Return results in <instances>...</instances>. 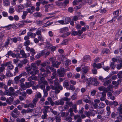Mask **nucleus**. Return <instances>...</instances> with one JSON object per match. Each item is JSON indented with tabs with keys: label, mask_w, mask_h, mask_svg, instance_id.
<instances>
[{
	"label": "nucleus",
	"mask_w": 122,
	"mask_h": 122,
	"mask_svg": "<svg viewBox=\"0 0 122 122\" xmlns=\"http://www.w3.org/2000/svg\"><path fill=\"white\" fill-rule=\"evenodd\" d=\"M45 110V111L44 112V114L42 115L41 116L42 118L43 119L47 118V115L46 113L47 112L46 110Z\"/></svg>",
	"instance_id": "obj_24"
},
{
	"label": "nucleus",
	"mask_w": 122,
	"mask_h": 122,
	"mask_svg": "<svg viewBox=\"0 0 122 122\" xmlns=\"http://www.w3.org/2000/svg\"><path fill=\"white\" fill-rule=\"evenodd\" d=\"M14 9L12 8H10L9 10V12L10 13L14 12Z\"/></svg>",
	"instance_id": "obj_64"
},
{
	"label": "nucleus",
	"mask_w": 122,
	"mask_h": 122,
	"mask_svg": "<svg viewBox=\"0 0 122 122\" xmlns=\"http://www.w3.org/2000/svg\"><path fill=\"white\" fill-rule=\"evenodd\" d=\"M8 64H7V69L8 70H10L13 69L14 66L11 64V63L10 62H8Z\"/></svg>",
	"instance_id": "obj_12"
},
{
	"label": "nucleus",
	"mask_w": 122,
	"mask_h": 122,
	"mask_svg": "<svg viewBox=\"0 0 122 122\" xmlns=\"http://www.w3.org/2000/svg\"><path fill=\"white\" fill-rule=\"evenodd\" d=\"M92 66L94 68L96 67L97 68H100L102 67V64L100 63L97 64L94 63L93 64Z\"/></svg>",
	"instance_id": "obj_13"
},
{
	"label": "nucleus",
	"mask_w": 122,
	"mask_h": 122,
	"mask_svg": "<svg viewBox=\"0 0 122 122\" xmlns=\"http://www.w3.org/2000/svg\"><path fill=\"white\" fill-rule=\"evenodd\" d=\"M53 79L51 78L48 79V82L50 85H52L54 81Z\"/></svg>",
	"instance_id": "obj_46"
},
{
	"label": "nucleus",
	"mask_w": 122,
	"mask_h": 122,
	"mask_svg": "<svg viewBox=\"0 0 122 122\" xmlns=\"http://www.w3.org/2000/svg\"><path fill=\"white\" fill-rule=\"evenodd\" d=\"M76 93L74 94L71 97V99L73 100L76 99Z\"/></svg>",
	"instance_id": "obj_44"
},
{
	"label": "nucleus",
	"mask_w": 122,
	"mask_h": 122,
	"mask_svg": "<svg viewBox=\"0 0 122 122\" xmlns=\"http://www.w3.org/2000/svg\"><path fill=\"white\" fill-rule=\"evenodd\" d=\"M29 75H32L31 76H30V77H31L33 78L34 77H36V79L35 80H36L37 79V77L36 76H35L34 71H30L28 73Z\"/></svg>",
	"instance_id": "obj_16"
},
{
	"label": "nucleus",
	"mask_w": 122,
	"mask_h": 122,
	"mask_svg": "<svg viewBox=\"0 0 122 122\" xmlns=\"http://www.w3.org/2000/svg\"><path fill=\"white\" fill-rule=\"evenodd\" d=\"M41 97V94L40 93L37 94L35 95V98H40Z\"/></svg>",
	"instance_id": "obj_56"
},
{
	"label": "nucleus",
	"mask_w": 122,
	"mask_h": 122,
	"mask_svg": "<svg viewBox=\"0 0 122 122\" xmlns=\"http://www.w3.org/2000/svg\"><path fill=\"white\" fill-rule=\"evenodd\" d=\"M99 106V109L104 107L106 106V105L105 103L102 102H101L100 103Z\"/></svg>",
	"instance_id": "obj_25"
},
{
	"label": "nucleus",
	"mask_w": 122,
	"mask_h": 122,
	"mask_svg": "<svg viewBox=\"0 0 122 122\" xmlns=\"http://www.w3.org/2000/svg\"><path fill=\"white\" fill-rule=\"evenodd\" d=\"M16 121L17 122H25V120L24 118H22L21 119L17 118L16 119Z\"/></svg>",
	"instance_id": "obj_29"
},
{
	"label": "nucleus",
	"mask_w": 122,
	"mask_h": 122,
	"mask_svg": "<svg viewBox=\"0 0 122 122\" xmlns=\"http://www.w3.org/2000/svg\"><path fill=\"white\" fill-rule=\"evenodd\" d=\"M32 92L31 90L30 89H27L26 90V92L28 94L30 95L32 93Z\"/></svg>",
	"instance_id": "obj_63"
},
{
	"label": "nucleus",
	"mask_w": 122,
	"mask_h": 122,
	"mask_svg": "<svg viewBox=\"0 0 122 122\" xmlns=\"http://www.w3.org/2000/svg\"><path fill=\"white\" fill-rule=\"evenodd\" d=\"M93 81L95 82L94 84V85L97 86L99 85V82L97 81V80L96 78H93Z\"/></svg>",
	"instance_id": "obj_36"
},
{
	"label": "nucleus",
	"mask_w": 122,
	"mask_h": 122,
	"mask_svg": "<svg viewBox=\"0 0 122 122\" xmlns=\"http://www.w3.org/2000/svg\"><path fill=\"white\" fill-rule=\"evenodd\" d=\"M69 84L68 81H65L63 83V86L64 87H67L69 86Z\"/></svg>",
	"instance_id": "obj_41"
},
{
	"label": "nucleus",
	"mask_w": 122,
	"mask_h": 122,
	"mask_svg": "<svg viewBox=\"0 0 122 122\" xmlns=\"http://www.w3.org/2000/svg\"><path fill=\"white\" fill-rule=\"evenodd\" d=\"M13 100L14 98L13 97L11 96L9 98H7L6 99V101L8 104L10 105L11 104L12 102L13 101Z\"/></svg>",
	"instance_id": "obj_7"
},
{
	"label": "nucleus",
	"mask_w": 122,
	"mask_h": 122,
	"mask_svg": "<svg viewBox=\"0 0 122 122\" xmlns=\"http://www.w3.org/2000/svg\"><path fill=\"white\" fill-rule=\"evenodd\" d=\"M38 101V99L37 98H35L33 99L32 101V103L33 104H34L36 106V103Z\"/></svg>",
	"instance_id": "obj_38"
},
{
	"label": "nucleus",
	"mask_w": 122,
	"mask_h": 122,
	"mask_svg": "<svg viewBox=\"0 0 122 122\" xmlns=\"http://www.w3.org/2000/svg\"><path fill=\"white\" fill-rule=\"evenodd\" d=\"M3 2L6 6H9L10 5V2L9 0H3Z\"/></svg>",
	"instance_id": "obj_28"
},
{
	"label": "nucleus",
	"mask_w": 122,
	"mask_h": 122,
	"mask_svg": "<svg viewBox=\"0 0 122 122\" xmlns=\"http://www.w3.org/2000/svg\"><path fill=\"white\" fill-rule=\"evenodd\" d=\"M64 104V102L63 101L62 98L58 101L55 102V105H63Z\"/></svg>",
	"instance_id": "obj_5"
},
{
	"label": "nucleus",
	"mask_w": 122,
	"mask_h": 122,
	"mask_svg": "<svg viewBox=\"0 0 122 122\" xmlns=\"http://www.w3.org/2000/svg\"><path fill=\"white\" fill-rule=\"evenodd\" d=\"M30 44V41L29 40H27L24 43V45L26 46Z\"/></svg>",
	"instance_id": "obj_51"
},
{
	"label": "nucleus",
	"mask_w": 122,
	"mask_h": 122,
	"mask_svg": "<svg viewBox=\"0 0 122 122\" xmlns=\"http://www.w3.org/2000/svg\"><path fill=\"white\" fill-rule=\"evenodd\" d=\"M56 87H55L54 86L52 85H51L50 86H47L46 87V90L47 91L50 90V89H51L53 90H55L56 91Z\"/></svg>",
	"instance_id": "obj_8"
},
{
	"label": "nucleus",
	"mask_w": 122,
	"mask_h": 122,
	"mask_svg": "<svg viewBox=\"0 0 122 122\" xmlns=\"http://www.w3.org/2000/svg\"><path fill=\"white\" fill-rule=\"evenodd\" d=\"M59 80L57 78H56L55 79L54 81V86L56 88V90L55 91V92L56 94H58L60 92V90H62L63 89V87L61 86L60 85V82H59Z\"/></svg>",
	"instance_id": "obj_2"
},
{
	"label": "nucleus",
	"mask_w": 122,
	"mask_h": 122,
	"mask_svg": "<svg viewBox=\"0 0 122 122\" xmlns=\"http://www.w3.org/2000/svg\"><path fill=\"white\" fill-rule=\"evenodd\" d=\"M0 88H4L6 90L7 88L5 85L2 82H0Z\"/></svg>",
	"instance_id": "obj_31"
},
{
	"label": "nucleus",
	"mask_w": 122,
	"mask_h": 122,
	"mask_svg": "<svg viewBox=\"0 0 122 122\" xmlns=\"http://www.w3.org/2000/svg\"><path fill=\"white\" fill-rule=\"evenodd\" d=\"M65 65L66 66H68L70 64L71 61L69 60H66L65 61Z\"/></svg>",
	"instance_id": "obj_53"
},
{
	"label": "nucleus",
	"mask_w": 122,
	"mask_h": 122,
	"mask_svg": "<svg viewBox=\"0 0 122 122\" xmlns=\"http://www.w3.org/2000/svg\"><path fill=\"white\" fill-rule=\"evenodd\" d=\"M71 34V32H68L66 33H65L61 37H65Z\"/></svg>",
	"instance_id": "obj_49"
},
{
	"label": "nucleus",
	"mask_w": 122,
	"mask_h": 122,
	"mask_svg": "<svg viewBox=\"0 0 122 122\" xmlns=\"http://www.w3.org/2000/svg\"><path fill=\"white\" fill-rule=\"evenodd\" d=\"M36 77H34L33 78L31 77H29L27 79V80L30 81L29 82H26L25 84L22 85L21 87L23 89L25 90L26 88L30 87L34 85V82L31 80H36Z\"/></svg>",
	"instance_id": "obj_1"
},
{
	"label": "nucleus",
	"mask_w": 122,
	"mask_h": 122,
	"mask_svg": "<svg viewBox=\"0 0 122 122\" xmlns=\"http://www.w3.org/2000/svg\"><path fill=\"white\" fill-rule=\"evenodd\" d=\"M111 81L110 80H108L104 82L103 85L105 86H108V84L111 83Z\"/></svg>",
	"instance_id": "obj_33"
},
{
	"label": "nucleus",
	"mask_w": 122,
	"mask_h": 122,
	"mask_svg": "<svg viewBox=\"0 0 122 122\" xmlns=\"http://www.w3.org/2000/svg\"><path fill=\"white\" fill-rule=\"evenodd\" d=\"M45 53V50H44L42 51L41 53H39L35 56V58L36 59H38L41 56L43 55L44 54V53Z\"/></svg>",
	"instance_id": "obj_15"
},
{
	"label": "nucleus",
	"mask_w": 122,
	"mask_h": 122,
	"mask_svg": "<svg viewBox=\"0 0 122 122\" xmlns=\"http://www.w3.org/2000/svg\"><path fill=\"white\" fill-rule=\"evenodd\" d=\"M49 60L51 62L52 64V66L56 67L57 68H58L59 66L61 64V62H58L57 61H56V59L55 57H53L50 58L49 59Z\"/></svg>",
	"instance_id": "obj_3"
},
{
	"label": "nucleus",
	"mask_w": 122,
	"mask_h": 122,
	"mask_svg": "<svg viewBox=\"0 0 122 122\" xmlns=\"http://www.w3.org/2000/svg\"><path fill=\"white\" fill-rule=\"evenodd\" d=\"M68 30L67 27H65L61 29L60 32L61 33H63L65 31H68Z\"/></svg>",
	"instance_id": "obj_30"
},
{
	"label": "nucleus",
	"mask_w": 122,
	"mask_h": 122,
	"mask_svg": "<svg viewBox=\"0 0 122 122\" xmlns=\"http://www.w3.org/2000/svg\"><path fill=\"white\" fill-rule=\"evenodd\" d=\"M117 15L114 16L112 18V19L110 21H108L107 22V23H111L112 22L113 20L115 21V19L117 18Z\"/></svg>",
	"instance_id": "obj_50"
},
{
	"label": "nucleus",
	"mask_w": 122,
	"mask_h": 122,
	"mask_svg": "<svg viewBox=\"0 0 122 122\" xmlns=\"http://www.w3.org/2000/svg\"><path fill=\"white\" fill-rule=\"evenodd\" d=\"M43 29L41 28H39L38 29L36 32V34L38 36H40L41 35V30H43Z\"/></svg>",
	"instance_id": "obj_19"
},
{
	"label": "nucleus",
	"mask_w": 122,
	"mask_h": 122,
	"mask_svg": "<svg viewBox=\"0 0 122 122\" xmlns=\"http://www.w3.org/2000/svg\"><path fill=\"white\" fill-rule=\"evenodd\" d=\"M48 76L47 73L42 74L40 73L38 76V80L41 82L45 79L44 77H47Z\"/></svg>",
	"instance_id": "obj_4"
},
{
	"label": "nucleus",
	"mask_w": 122,
	"mask_h": 122,
	"mask_svg": "<svg viewBox=\"0 0 122 122\" xmlns=\"http://www.w3.org/2000/svg\"><path fill=\"white\" fill-rule=\"evenodd\" d=\"M122 66V64H117V68L118 70L121 69Z\"/></svg>",
	"instance_id": "obj_61"
},
{
	"label": "nucleus",
	"mask_w": 122,
	"mask_h": 122,
	"mask_svg": "<svg viewBox=\"0 0 122 122\" xmlns=\"http://www.w3.org/2000/svg\"><path fill=\"white\" fill-rule=\"evenodd\" d=\"M35 9V7L34 6H32L30 9H27V10L29 13H32L34 12Z\"/></svg>",
	"instance_id": "obj_18"
},
{
	"label": "nucleus",
	"mask_w": 122,
	"mask_h": 122,
	"mask_svg": "<svg viewBox=\"0 0 122 122\" xmlns=\"http://www.w3.org/2000/svg\"><path fill=\"white\" fill-rule=\"evenodd\" d=\"M36 23L38 25H41V24H42L43 23V22L42 21L40 20L37 21L36 22Z\"/></svg>",
	"instance_id": "obj_58"
},
{
	"label": "nucleus",
	"mask_w": 122,
	"mask_h": 122,
	"mask_svg": "<svg viewBox=\"0 0 122 122\" xmlns=\"http://www.w3.org/2000/svg\"><path fill=\"white\" fill-rule=\"evenodd\" d=\"M115 63L114 62H112L110 65V67L112 69H114L115 67Z\"/></svg>",
	"instance_id": "obj_60"
},
{
	"label": "nucleus",
	"mask_w": 122,
	"mask_h": 122,
	"mask_svg": "<svg viewBox=\"0 0 122 122\" xmlns=\"http://www.w3.org/2000/svg\"><path fill=\"white\" fill-rule=\"evenodd\" d=\"M20 53L23 57L25 58L29 57L30 55V54L29 53H28L27 55L23 50H21L20 51Z\"/></svg>",
	"instance_id": "obj_6"
},
{
	"label": "nucleus",
	"mask_w": 122,
	"mask_h": 122,
	"mask_svg": "<svg viewBox=\"0 0 122 122\" xmlns=\"http://www.w3.org/2000/svg\"><path fill=\"white\" fill-rule=\"evenodd\" d=\"M43 92L44 93V97H46L48 95L47 91H46L45 89H44L43 90Z\"/></svg>",
	"instance_id": "obj_62"
},
{
	"label": "nucleus",
	"mask_w": 122,
	"mask_h": 122,
	"mask_svg": "<svg viewBox=\"0 0 122 122\" xmlns=\"http://www.w3.org/2000/svg\"><path fill=\"white\" fill-rule=\"evenodd\" d=\"M18 12H22L24 9V7L21 5H18Z\"/></svg>",
	"instance_id": "obj_14"
},
{
	"label": "nucleus",
	"mask_w": 122,
	"mask_h": 122,
	"mask_svg": "<svg viewBox=\"0 0 122 122\" xmlns=\"http://www.w3.org/2000/svg\"><path fill=\"white\" fill-rule=\"evenodd\" d=\"M59 114H58L56 116L55 118L56 120V122H61L60 116H59Z\"/></svg>",
	"instance_id": "obj_26"
},
{
	"label": "nucleus",
	"mask_w": 122,
	"mask_h": 122,
	"mask_svg": "<svg viewBox=\"0 0 122 122\" xmlns=\"http://www.w3.org/2000/svg\"><path fill=\"white\" fill-rule=\"evenodd\" d=\"M57 76L56 73H53L52 76H51V78L52 79H53L55 78H56V77Z\"/></svg>",
	"instance_id": "obj_40"
},
{
	"label": "nucleus",
	"mask_w": 122,
	"mask_h": 122,
	"mask_svg": "<svg viewBox=\"0 0 122 122\" xmlns=\"http://www.w3.org/2000/svg\"><path fill=\"white\" fill-rule=\"evenodd\" d=\"M66 104L67 105L70 107L72 106L73 105V103L69 101L66 102Z\"/></svg>",
	"instance_id": "obj_45"
},
{
	"label": "nucleus",
	"mask_w": 122,
	"mask_h": 122,
	"mask_svg": "<svg viewBox=\"0 0 122 122\" xmlns=\"http://www.w3.org/2000/svg\"><path fill=\"white\" fill-rule=\"evenodd\" d=\"M21 77L22 76H27L28 75L25 72H23L20 75Z\"/></svg>",
	"instance_id": "obj_42"
},
{
	"label": "nucleus",
	"mask_w": 122,
	"mask_h": 122,
	"mask_svg": "<svg viewBox=\"0 0 122 122\" xmlns=\"http://www.w3.org/2000/svg\"><path fill=\"white\" fill-rule=\"evenodd\" d=\"M61 117H66L68 116L69 114L68 112H62L61 113Z\"/></svg>",
	"instance_id": "obj_23"
},
{
	"label": "nucleus",
	"mask_w": 122,
	"mask_h": 122,
	"mask_svg": "<svg viewBox=\"0 0 122 122\" xmlns=\"http://www.w3.org/2000/svg\"><path fill=\"white\" fill-rule=\"evenodd\" d=\"M70 21V19L69 18H66L65 21V24H67L69 23Z\"/></svg>",
	"instance_id": "obj_34"
},
{
	"label": "nucleus",
	"mask_w": 122,
	"mask_h": 122,
	"mask_svg": "<svg viewBox=\"0 0 122 122\" xmlns=\"http://www.w3.org/2000/svg\"><path fill=\"white\" fill-rule=\"evenodd\" d=\"M31 67L33 68V70H34L35 69H37L38 67L36 66V64L34 63H32L31 64Z\"/></svg>",
	"instance_id": "obj_27"
},
{
	"label": "nucleus",
	"mask_w": 122,
	"mask_h": 122,
	"mask_svg": "<svg viewBox=\"0 0 122 122\" xmlns=\"http://www.w3.org/2000/svg\"><path fill=\"white\" fill-rule=\"evenodd\" d=\"M113 88V86L112 85H110L108 86L107 88H105V92H107L109 91H112V90Z\"/></svg>",
	"instance_id": "obj_10"
},
{
	"label": "nucleus",
	"mask_w": 122,
	"mask_h": 122,
	"mask_svg": "<svg viewBox=\"0 0 122 122\" xmlns=\"http://www.w3.org/2000/svg\"><path fill=\"white\" fill-rule=\"evenodd\" d=\"M36 34L35 33H33L30 32H29L28 33V35L29 36H30L32 38H34L36 36Z\"/></svg>",
	"instance_id": "obj_22"
},
{
	"label": "nucleus",
	"mask_w": 122,
	"mask_h": 122,
	"mask_svg": "<svg viewBox=\"0 0 122 122\" xmlns=\"http://www.w3.org/2000/svg\"><path fill=\"white\" fill-rule=\"evenodd\" d=\"M47 99L52 106H53L54 105L55 102L53 101L51 98L49 97Z\"/></svg>",
	"instance_id": "obj_20"
},
{
	"label": "nucleus",
	"mask_w": 122,
	"mask_h": 122,
	"mask_svg": "<svg viewBox=\"0 0 122 122\" xmlns=\"http://www.w3.org/2000/svg\"><path fill=\"white\" fill-rule=\"evenodd\" d=\"M52 51H54L56 50V48L55 46H52L49 47Z\"/></svg>",
	"instance_id": "obj_52"
},
{
	"label": "nucleus",
	"mask_w": 122,
	"mask_h": 122,
	"mask_svg": "<svg viewBox=\"0 0 122 122\" xmlns=\"http://www.w3.org/2000/svg\"><path fill=\"white\" fill-rule=\"evenodd\" d=\"M72 118L70 117H66L65 120L68 122H71Z\"/></svg>",
	"instance_id": "obj_35"
},
{
	"label": "nucleus",
	"mask_w": 122,
	"mask_h": 122,
	"mask_svg": "<svg viewBox=\"0 0 122 122\" xmlns=\"http://www.w3.org/2000/svg\"><path fill=\"white\" fill-rule=\"evenodd\" d=\"M6 76L7 77H11L12 76V74L9 71L6 73Z\"/></svg>",
	"instance_id": "obj_48"
},
{
	"label": "nucleus",
	"mask_w": 122,
	"mask_h": 122,
	"mask_svg": "<svg viewBox=\"0 0 122 122\" xmlns=\"http://www.w3.org/2000/svg\"><path fill=\"white\" fill-rule=\"evenodd\" d=\"M13 112L18 115H19L20 114L19 112L18 111V110L16 108H15L13 110Z\"/></svg>",
	"instance_id": "obj_55"
},
{
	"label": "nucleus",
	"mask_w": 122,
	"mask_h": 122,
	"mask_svg": "<svg viewBox=\"0 0 122 122\" xmlns=\"http://www.w3.org/2000/svg\"><path fill=\"white\" fill-rule=\"evenodd\" d=\"M67 89H70L74 91L75 89V87L71 85L68 87V88Z\"/></svg>",
	"instance_id": "obj_57"
},
{
	"label": "nucleus",
	"mask_w": 122,
	"mask_h": 122,
	"mask_svg": "<svg viewBox=\"0 0 122 122\" xmlns=\"http://www.w3.org/2000/svg\"><path fill=\"white\" fill-rule=\"evenodd\" d=\"M31 2L30 0H27V2L25 5L26 7H30L31 5Z\"/></svg>",
	"instance_id": "obj_21"
},
{
	"label": "nucleus",
	"mask_w": 122,
	"mask_h": 122,
	"mask_svg": "<svg viewBox=\"0 0 122 122\" xmlns=\"http://www.w3.org/2000/svg\"><path fill=\"white\" fill-rule=\"evenodd\" d=\"M88 71V70L87 67V66H85L84 68H82L81 71L83 74H85L87 73Z\"/></svg>",
	"instance_id": "obj_17"
},
{
	"label": "nucleus",
	"mask_w": 122,
	"mask_h": 122,
	"mask_svg": "<svg viewBox=\"0 0 122 122\" xmlns=\"http://www.w3.org/2000/svg\"><path fill=\"white\" fill-rule=\"evenodd\" d=\"M34 15L35 17H41L42 16V15L41 13H40L36 12L34 14Z\"/></svg>",
	"instance_id": "obj_32"
},
{
	"label": "nucleus",
	"mask_w": 122,
	"mask_h": 122,
	"mask_svg": "<svg viewBox=\"0 0 122 122\" xmlns=\"http://www.w3.org/2000/svg\"><path fill=\"white\" fill-rule=\"evenodd\" d=\"M65 72H63L61 71H60V69H58L57 71V73L58 76L60 77H63L64 76Z\"/></svg>",
	"instance_id": "obj_11"
},
{
	"label": "nucleus",
	"mask_w": 122,
	"mask_h": 122,
	"mask_svg": "<svg viewBox=\"0 0 122 122\" xmlns=\"http://www.w3.org/2000/svg\"><path fill=\"white\" fill-rule=\"evenodd\" d=\"M98 89L100 91H103V92H105V88L103 86H100L98 88Z\"/></svg>",
	"instance_id": "obj_43"
},
{
	"label": "nucleus",
	"mask_w": 122,
	"mask_h": 122,
	"mask_svg": "<svg viewBox=\"0 0 122 122\" xmlns=\"http://www.w3.org/2000/svg\"><path fill=\"white\" fill-rule=\"evenodd\" d=\"M85 114L87 117L90 118V116L91 114V112L89 111L88 112L86 111L85 112Z\"/></svg>",
	"instance_id": "obj_54"
},
{
	"label": "nucleus",
	"mask_w": 122,
	"mask_h": 122,
	"mask_svg": "<svg viewBox=\"0 0 122 122\" xmlns=\"http://www.w3.org/2000/svg\"><path fill=\"white\" fill-rule=\"evenodd\" d=\"M81 78L83 80L82 81L83 82L86 81H88V79L85 77L84 76H81Z\"/></svg>",
	"instance_id": "obj_59"
},
{
	"label": "nucleus",
	"mask_w": 122,
	"mask_h": 122,
	"mask_svg": "<svg viewBox=\"0 0 122 122\" xmlns=\"http://www.w3.org/2000/svg\"><path fill=\"white\" fill-rule=\"evenodd\" d=\"M52 66L50 67V66H49L48 67L51 70V71L53 72V73H56V70L53 68Z\"/></svg>",
	"instance_id": "obj_37"
},
{
	"label": "nucleus",
	"mask_w": 122,
	"mask_h": 122,
	"mask_svg": "<svg viewBox=\"0 0 122 122\" xmlns=\"http://www.w3.org/2000/svg\"><path fill=\"white\" fill-rule=\"evenodd\" d=\"M118 77L119 78H122V71H120L117 74Z\"/></svg>",
	"instance_id": "obj_47"
},
{
	"label": "nucleus",
	"mask_w": 122,
	"mask_h": 122,
	"mask_svg": "<svg viewBox=\"0 0 122 122\" xmlns=\"http://www.w3.org/2000/svg\"><path fill=\"white\" fill-rule=\"evenodd\" d=\"M74 118L75 120H77V122H81L82 119L79 115H75L74 116Z\"/></svg>",
	"instance_id": "obj_9"
},
{
	"label": "nucleus",
	"mask_w": 122,
	"mask_h": 122,
	"mask_svg": "<svg viewBox=\"0 0 122 122\" xmlns=\"http://www.w3.org/2000/svg\"><path fill=\"white\" fill-rule=\"evenodd\" d=\"M63 100V101H66L67 102L70 101L71 99L68 98L67 97H65L63 98H62Z\"/></svg>",
	"instance_id": "obj_39"
}]
</instances>
